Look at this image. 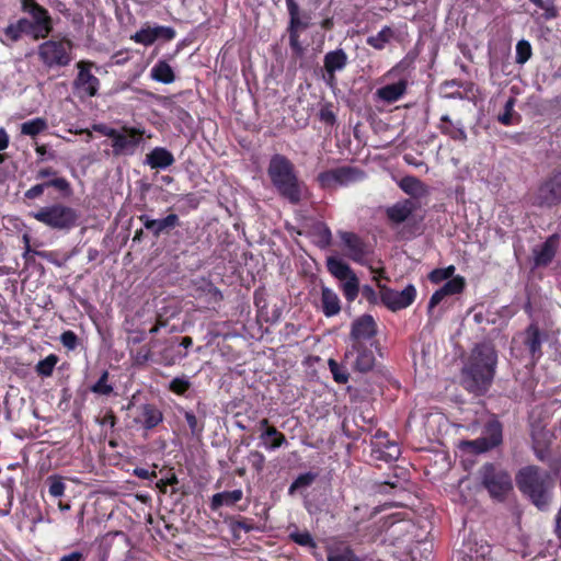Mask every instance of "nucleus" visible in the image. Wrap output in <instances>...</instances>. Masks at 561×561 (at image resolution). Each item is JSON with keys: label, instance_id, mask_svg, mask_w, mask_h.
Listing matches in <instances>:
<instances>
[{"label": "nucleus", "instance_id": "nucleus-53", "mask_svg": "<svg viewBox=\"0 0 561 561\" xmlns=\"http://www.w3.org/2000/svg\"><path fill=\"white\" fill-rule=\"evenodd\" d=\"M60 342L68 350H75L78 345V337L75 332L69 330V331H65L60 335Z\"/></svg>", "mask_w": 561, "mask_h": 561}, {"label": "nucleus", "instance_id": "nucleus-13", "mask_svg": "<svg viewBox=\"0 0 561 561\" xmlns=\"http://www.w3.org/2000/svg\"><path fill=\"white\" fill-rule=\"evenodd\" d=\"M537 202L543 206H554L561 202V171L554 172L540 185Z\"/></svg>", "mask_w": 561, "mask_h": 561}, {"label": "nucleus", "instance_id": "nucleus-61", "mask_svg": "<svg viewBox=\"0 0 561 561\" xmlns=\"http://www.w3.org/2000/svg\"><path fill=\"white\" fill-rule=\"evenodd\" d=\"M85 554L80 551H72L68 554L62 556L59 561H84Z\"/></svg>", "mask_w": 561, "mask_h": 561}, {"label": "nucleus", "instance_id": "nucleus-8", "mask_svg": "<svg viewBox=\"0 0 561 561\" xmlns=\"http://www.w3.org/2000/svg\"><path fill=\"white\" fill-rule=\"evenodd\" d=\"M365 173L355 167H340L332 170L321 172L318 175V181L323 188H335L339 186H346L362 181Z\"/></svg>", "mask_w": 561, "mask_h": 561}, {"label": "nucleus", "instance_id": "nucleus-20", "mask_svg": "<svg viewBox=\"0 0 561 561\" xmlns=\"http://www.w3.org/2000/svg\"><path fill=\"white\" fill-rule=\"evenodd\" d=\"M408 79L400 78L398 81L388 83L376 91V96L386 102L393 103L400 100L407 92Z\"/></svg>", "mask_w": 561, "mask_h": 561}, {"label": "nucleus", "instance_id": "nucleus-24", "mask_svg": "<svg viewBox=\"0 0 561 561\" xmlns=\"http://www.w3.org/2000/svg\"><path fill=\"white\" fill-rule=\"evenodd\" d=\"M145 163L151 169H167L174 163V157L165 148L156 147L146 156Z\"/></svg>", "mask_w": 561, "mask_h": 561}, {"label": "nucleus", "instance_id": "nucleus-32", "mask_svg": "<svg viewBox=\"0 0 561 561\" xmlns=\"http://www.w3.org/2000/svg\"><path fill=\"white\" fill-rule=\"evenodd\" d=\"M525 333V344L527 345L533 357H540L542 340L538 327L535 324H530Z\"/></svg>", "mask_w": 561, "mask_h": 561}, {"label": "nucleus", "instance_id": "nucleus-45", "mask_svg": "<svg viewBox=\"0 0 561 561\" xmlns=\"http://www.w3.org/2000/svg\"><path fill=\"white\" fill-rule=\"evenodd\" d=\"M439 129L443 134L448 135L450 138L455 140L465 141L467 139V134L465 129L459 125H439Z\"/></svg>", "mask_w": 561, "mask_h": 561}, {"label": "nucleus", "instance_id": "nucleus-18", "mask_svg": "<svg viewBox=\"0 0 561 561\" xmlns=\"http://www.w3.org/2000/svg\"><path fill=\"white\" fill-rule=\"evenodd\" d=\"M340 237L346 248L347 256L355 262L365 263L368 249L363 241L352 232H341Z\"/></svg>", "mask_w": 561, "mask_h": 561}, {"label": "nucleus", "instance_id": "nucleus-22", "mask_svg": "<svg viewBox=\"0 0 561 561\" xmlns=\"http://www.w3.org/2000/svg\"><path fill=\"white\" fill-rule=\"evenodd\" d=\"M557 250V239L554 236L548 238L542 244L533 249L535 266H545L549 264Z\"/></svg>", "mask_w": 561, "mask_h": 561}, {"label": "nucleus", "instance_id": "nucleus-28", "mask_svg": "<svg viewBox=\"0 0 561 561\" xmlns=\"http://www.w3.org/2000/svg\"><path fill=\"white\" fill-rule=\"evenodd\" d=\"M150 78L157 82L170 84L174 82L175 75L165 60H159L150 70Z\"/></svg>", "mask_w": 561, "mask_h": 561}, {"label": "nucleus", "instance_id": "nucleus-6", "mask_svg": "<svg viewBox=\"0 0 561 561\" xmlns=\"http://www.w3.org/2000/svg\"><path fill=\"white\" fill-rule=\"evenodd\" d=\"M480 477L493 499L503 500L513 489L511 474L492 463H486L480 469Z\"/></svg>", "mask_w": 561, "mask_h": 561}, {"label": "nucleus", "instance_id": "nucleus-51", "mask_svg": "<svg viewBox=\"0 0 561 561\" xmlns=\"http://www.w3.org/2000/svg\"><path fill=\"white\" fill-rule=\"evenodd\" d=\"M184 417L193 435H199L203 432L204 425L197 420L193 412L186 411Z\"/></svg>", "mask_w": 561, "mask_h": 561}, {"label": "nucleus", "instance_id": "nucleus-31", "mask_svg": "<svg viewBox=\"0 0 561 561\" xmlns=\"http://www.w3.org/2000/svg\"><path fill=\"white\" fill-rule=\"evenodd\" d=\"M310 234L313 242L321 249L329 247L332 241L330 228L321 221H317L311 226Z\"/></svg>", "mask_w": 561, "mask_h": 561}, {"label": "nucleus", "instance_id": "nucleus-5", "mask_svg": "<svg viewBox=\"0 0 561 561\" xmlns=\"http://www.w3.org/2000/svg\"><path fill=\"white\" fill-rule=\"evenodd\" d=\"M73 43L67 37H53L38 45L37 56L49 68H64L72 61Z\"/></svg>", "mask_w": 561, "mask_h": 561}, {"label": "nucleus", "instance_id": "nucleus-39", "mask_svg": "<svg viewBox=\"0 0 561 561\" xmlns=\"http://www.w3.org/2000/svg\"><path fill=\"white\" fill-rule=\"evenodd\" d=\"M400 188L409 195L417 196L423 192V184L414 176H404L400 183Z\"/></svg>", "mask_w": 561, "mask_h": 561}, {"label": "nucleus", "instance_id": "nucleus-56", "mask_svg": "<svg viewBox=\"0 0 561 561\" xmlns=\"http://www.w3.org/2000/svg\"><path fill=\"white\" fill-rule=\"evenodd\" d=\"M93 130L108 137L112 139V141L114 140V138L116 137L117 135V129H114L112 127H108L104 124H96V125H93Z\"/></svg>", "mask_w": 561, "mask_h": 561}, {"label": "nucleus", "instance_id": "nucleus-15", "mask_svg": "<svg viewBox=\"0 0 561 561\" xmlns=\"http://www.w3.org/2000/svg\"><path fill=\"white\" fill-rule=\"evenodd\" d=\"M345 358L351 360L353 367L360 373L370 370L375 364L374 353L365 343H352L351 348L345 353Z\"/></svg>", "mask_w": 561, "mask_h": 561}, {"label": "nucleus", "instance_id": "nucleus-26", "mask_svg": "<svg viewBox=\"0 0 561 561\" xmlns=\"http://www.w3.org/2000/svg\"><path fill=\"white\" fill-rule=\"evenodd\" d=\"M162 420V412L151 404L141 405L139 415L136 417V421L147 430L156 427Z\"/></svg>", "mask_w": 561, "mask_h": 561}, {"label": "nucleus", "instance_id": "nucleus-40", "mask_svg": "<svg viewBox=\"0 0 561 561\" xmlns=\"http://www.w3.org/2000/svg\"><path fill=\"white\" fill-rule=\"evenodd\" d=\"M58 362V357L54 354L48 355L44 359L39 360L36 365V371L43 377H49Z\"/></svg>", "mask_w": 561, "mask_h": 561}, {"label": "nucleus", "instance_id": "nucleus-52", "mask_svg": "<svg viewBox=\"0 0 561 561\" xmlns=\"http://www.w3.org/2000/svg\"><path fill=\"white\" fill-rule=\"evenodd\" d=\"M188 388L190 381L184 377H176L170 383V390L178 394H183Z\"/></svg>", "mask_w": 561, "mask_h": 561}, {"label": "nucleus", "instance_id": "nucleus-48", "mask_svg": "<svg viewBox=\"0 0 561 561\" xmlns=\"http://www.w3.org/2000/svg\"><path fill=\"white\" fill-rule=\"evenodd\" d=\"M531 56V46L530 44L522 39L516 44V62L525 64Z\"/></svg>", "mask_w": 561, "mask_h": 561}, {"label": "nucleus", "instance_id": "nucleus-4", "mask_svg": "<svg viewBox=\"0 0 561 561\" xmlns=\"http://www.w3.org/2000/svg\"><path fill=\"white\" fill-rule=\"evenodd\" d=\"M30 216L54 230L64 232L76 228L80 217L77 209L61 203L41 207Z\"/></svg>", "mask_w": 561, "mask_h": 561}, {"label": "nucleus", "instance_id": "nucleus-63", "mask_svg": "<svg viewBox=\"0 0 561 561\" xmlns=\"http://www.w3.org/2000/svg\"><path fill=\"white\" fill-rule=\"evenodd\" d=\"M134 472L138 478L141 479H150L151 477L156 476L154 472H150L145 468H136Z\"/></svg>", "mask_w": 561, "mask_h": 561}, {"label": "nucleus", "instance_id": "nucleus-38", "mask_svg": "<svg viewBox=\"0 0 561 561\" xmlns=\"http://www.w3.org/2000/svg\"><path fill=\"white\" fill-rule=\"evenodd\" d=\"M392 30L386 26L376 35L369 36L367 38V44L376 49H383L386 44L392 37Z\"/></svg>", "mask_w": 561, "mask_h": 561}, {"label": "nucleus", "instance_id": "nucleus-16", "mask_svg": "<svg viewBox=\"0 0 561 561\" xmlns=\"http://www.w3.org/2000/svg\"><path fill=\"white\" fill-rule=\"evenodd\" d=\"M175 37L174 28L170 26H146L136 32L131 39L144 46L152 45L157 39L171 41Z\"/></svg>", "mask_w": 561, "mask_h": 561}, {"label": "nucleus", "instance_id": "nucleus-9", "mask_svg": "<svg viewBox=\"0 0 561 561\" xmlns=\"http://www.w3.org/2000/svg\"><path fill=\"white\" fill-rule=\"evenodd\" d=\"M76 67L78 73L73 80L75 90L80 96H95L100 90V80L92 73V69L96 68L95 64L90 60H80Z\"/></svg>", "mask_w": 561, "mask_h": 561}, {"label": "nucleus", "instance_id": "nucleus-1", "mask_svg": "<svg viewBox=\"0 0 561 561\" xmlns=\"http://www.w3.org/2000/svg\"><path fill=\"white\" fill-rule=\"evenodd\" d=\"M515 481L522 494L538 510L546 511L549 507L554 480L548 470L534 465L525 466L516 473Z\"/></svg>", "mask_w": 561, "mask_h": 561}, {"label": "nucleus", "instance_id": "nucleus-3", "mask_svg": "<svg viewBox=\"0 0 561 561\" xmlns=\"http://www.w3.org/2000/svg\"><path fill=\"white\" fill-rule=\"evenodd\" d=\"M267 174L277 192L290 203L301 199L302 184L295 172L294 164L282 154H274L268 163Z\"/></svg>", "mask_w": 561, "mask_h": 561}, {"label": "nucleus", "instance_id": "nucleus-59", "mask_svg": "<svg viewBox=\"0 0 561 561\" xmlns=\"http://www.w3.org/2000/svg\"><path fill=\"white\" fill-rule=\"evenodd\" d=\"M289 45L296 54L302 53V46L299 42V34L296 31L289 33Z\"/></svg>", "mask_w": 561, "mask_h": 561}, {"label": "nucleus", "instance_id": "nucleus-25", "mask_svg": "<svg viewBox=\"0 0 561 561\" xmlns=\"http://www.w3.org/2000/svg\"><path fill=\"white\" fill-rule=\"evenodd\" d=\"M321 310L328 318L334 317L341 311V300L336 293L329 287L321 289Z\"/></svg>", "mask_w": 561, "mask_h": 561}, {"label": "nucleus", "instance_id": "nucleus-21", "mask_svg": "<svg viewBox=\"0 0 561 561\" xmlns=\"http://www.w3.org/2000/svg\"><path fill=\"white\" fill-rule=\"evenodd\" d=\"M31 26L27 18H21L3 28L2 43L11 45L22 38L23 35L31 36Z\"/></svg>", "mask_w": 561, "mask_h": 561}, {"label": "nucleus", "instance_id": "nucleus-12", "mask_svg": "<svg viewBox=\"0 0 561 561\" xmlns=\"http://www.w3.org/2000/svg\"><path fill=\"white\" fill-rule=\"evenodd\" d=\"M502 442V426L499 422L493 421L488 423L485 426L483 434L481 437L468 442V446L472 448L476 453H484L488 451Z\"/></svg>", "mask_w": 561, "mask_h": 561}, {"label": "nucleus", "instance_id": "nucleus-7", "mask_svg": "<svg viewBox=\"0 0 561 561\" xmlns=\"http://www.w3.org/2000/svg\"><path fill=\"white\" fill-rule=\"evenodd\" d=\"M22 10L27 13L31 19V37L34 39H44L53 31V20L49 12L34 0H22Z\"/></svg>", "mask_w": 561, "mask_h": 561}, {"label": "nucleus", "instance_id": "nucleus-34", "mask_svg": "<svg viewBox=\"0 0 561 561\" xmlns=\"http://www.w3.org/2000/svg\"><path fill=\"white\" fill-rule=\"evenodd\" d=\"M550 444V434L549 432L539 431L533 434V448L536 454V457L539 460H545L547 457L548 446Z\"/></svg>", "mask_w": 561, "mask_h": 561}, {"label": "nucleus", "instance_id": "nucleus-37", "mask_svg": "<svg viewBox=\"0 0 561 561\" xmlns=\"http://www.w3.org/2000/svg\"><path fill=\"white\" fill-rule=\"evenodd\" d=\"M342 290L347 301H353L358 296L359 282L355 274L342 280Z\"/></svg>", "mask_w": 561, "mask_h": 561}, {"label": "nucleus", "instance_id": "nucleus-58", "mask_svg": "<svg viewBox=\"0 0 561 561\" xmlns=\"http://www.w3.org/2000/svg\"><path fill=\"white\" fill-rule=\"evenodd\" d=\"M290 22H289V27H288V32L290 33L291 31H296L298 32L299 28H307L308 27V23L306 22H302L299 18V14L297 15H290Z\"/></svg>", "mask_w": 561, "mask_h": 561}, {"label": "nucleus", "instance_id": "nucleus-57", "mask_svg": "<svg viewBox=\"0 0 561 561\" xmlns=\"http://www.w3.org/2000/svg\"><path fill=\"white\" fill-rule=\"evenodd\" d=\"M32 254H35V255H38L39 257L42 259H46V260H50V255L51 253L50 252H46V251H35L31 248V245H27V247H24V252H23V257L26 260V261H30L31 260V255Z\"/></svg>", "mask_w": 561, "mask_h": 561}, {"label": "nucleus", "instance_id": "nucleus-17", "mask_svg": "<svg viewBox=\"0 0 561 561\" xmlns=\"http://www.w3.org/2000/svg\"><path fill=\"white\" fill-rule=\"evenodd\" d=\"M376 334V323L370 314H364L357 318L351 330V339L353 343H365Z\"/></svg>", "mask_w": 561, "mask_h": 561}, {"label": "nucleus", "instance_id": "nucleus-19", "mask_svg": "<svg viewBox=\"0 0 561 561\" xmlns=\"http://www.w3.org/2000/svg\"><path fill=\"white\" fill-rule=\"evenodd\" d=\"M465 278L459 275L447 280L443 287L432 295L428 302V311L431 312L447 296L460 294L465 288Z\"/></svg>", "mask_w": 561, "mask_h": 561}, {"label": "nucleus", "instance_id": "nucleus-49", "mask_svg": "<svg viewBox=\"0 0 561 561\" xmlns=\"http://www.w3.org/2000/svg\"><path fill=\"white\" fill-rule=\"evenodd\" d=\"M49 494L54 497H60L64 495L66 485L60 477H49Z\"/></svg>", "mask_w": 561, "mask_h": 561}, {"label": "nucleus", "instance_id": "nucleus-60", "mask_svg": "<svg viewBox=\"0 0 561 561\" xmlns=\"http://www.w3.org/2000/svg\"><path fill=\"white\" fill-rule=\"evenodd\" d=\"M57 176V171L54 170L53 168H43V169H39L36 173V179L37 180H44V179H53Z\"/></svg>", "mask_w": 561, "mask_h": 561}, {"label": "nucleus", "instance_id": "nucleus-35", "mask_svg": "<svg viewBox=\"0 0 561 561\" xmlns=\"http://www.w3.org/2000/svg\"><path fill=\"white\" fill-rule=\"evenodd\" d=\"M261 439L264 442V446L266 449H276L283 446L286 443V437L284 434L277 431L276 427H267L262 434Z\"/></svg>", "mask_w": 561, "mask_h": 561}, {"label": "nucleus", "instance_id": "nucleus-11", "mask_svg": "<svg viewBox=\"0 0 561 561\" xmlns=\"http://www.w3.org/2000/svg\"><path fill=\"white\" fill-rule=\"evenodd\" d=\"M142 131L136 128H123L117 131L116 137L112 142L113 152L115 156H130L133 154L141 141Z\"/></svg>", "mask_w": 561, "mask_h": 561}, {"label": "nucleus", "instance_id": "nucleus-47", "mask_svg": "<svg viewBox=\"0 0 561 561\" xmlns=\"http://www.w3.org/2000/svg\"><path fill=\"white\" fill-rule=\"evenodd\" d=\"M330 371L333 376V379L339 383H346L348 380L347 371L341 367L336 360L330 358L328 362Z\"/></svg>", "mask_w": 561, "mask_h": 561}, {"label": "nucleus", "instance_id": "nucleus-14", "mask_svg": "<svg viewBox=\"0 0 561 561\" xmlns=\"http://www.w3.org/2000/svg\"><path fill=\"white\" fill-rule=\"evenodd\" d=\"M415 297L416 289L413 285H408L402 290L386 289L381 293L382 302L392 311L409 307Z\"/></svg>", "mask_w": 561, "mask_h": 561}, {"label": "nucleus", "instance_id": "nucleus-46", "mask_svg": "<svg viewBox=\"0 0 561 561\" xmlns=\"http://www.w3.org/2000/svg\"><path fill=\"white\" fill-rule=\"evenodd\" d=\"M455 273V266L454 265H449L445 268H436L434 271L431 272L428 278L432 283H440L443 280H446V279H450L453 278V275Z\"/></svg>", "mask_w": 561, "mask_h": 561}, {"label": "nucleus", "instance_id": "nucleus-64", "mask_svg": "<svg viewBox=\"0 0 561 561\" xmlns=\"http://www.w3.org/2000/svg\"><path fill=\"white\" fill-rule=\"evenodd\" d=\"M286 5L289 16L299 14V7L294 0H286Z\"/></svg>", "mask_w": 561, "mask_h": 561}, {"label": "nucleus", "instance_id": "nucleus-36", "mask_svg": "<svg viewBox=\"0 0 561 561\" xmlns=\"http://www.w3.org/2000/svg\"><path fill=\"white\" fill-rule=\"evenodd\" d=\"M48 127L47 121L42 117H36L21 124V134L30 137H35L46 130Z\"/></svg>", "mask_w": 561, "mask_h": 561}, {"label": "nucleus", "instance_id": "nucleus-23", "mask_svg": "<svg viewBox=\"0 0 561 561\" xmlns=\"http://www.w3.org/2000/svg\"><path fill=\"white\" fill-rule=\"evenodd\" d=\"M145 228L151 230L156 236L168 229H172L179 225V217L175 214H170L162 219H151L150 217L142 215L139 217Z\"/></svg>", "mask_w": 561, "mask_h": 561}, {"label": "nucleus", "instance_id": "nucleus-10", "mask_svg": "<svg viewBox=\"0 0 561 561\" xmlns=\"http://www.w3.org/2000/svg\"><path fill=\"white\" fill-rule=\"evenodd\" d=\"M347 62V54L342 48L328 51L324 55L322 78L329 87L333 88L336 84L335 73L342 71Z\"/></svg>", "mask_w": 561, "mask_h": 561}, {"label": "nucleus", "instance_id": "nucleus-29", "mask_svg": "<svg viewBox=\"0 0 561 561\" xmlns=\"http://www.w3.org/2000/svg\"><path fill=\"white\" fill-rule=\"evenodd\" d=\"M243 496L242 490H233V491H225L220 493H216L211 497L210 507L216 511L221 506L233 505L239 502Z\"/></svg>", "mask_w": 561, "mask_h": 561}, {"label": "nucleus", "instance_id": "nucleus-42", "mask_svg": "<svg viewBox=\"0 0 561 561\" xmlns=\"http://www.w3.org/2000/svg\"><path fill=\"white\" fill-rule=\"evenodd\" d=\"M289 538L297 545L302 547H316V542L309 531H299L297 528L289 533Z\"/></svg>", "mask_w": 561, "mask_h": 561}, {"label": "nucleus", "instance_id": "nucleus-30", "mask_svg": "<svg viewBox=\"0 0 561 561\" xmlns=\"http://www.w3.org/2000/svg\"><path fill=\"white\" fill-rule=\"evenodd\" d=\"M328 561H359V558L350 546L335 543L328 548Z\"/></svg>", "mask_w": 561, "mask_h": 561}, {"label": "nucleus", "instance_id": "nucleus-62", "mask_svg": "<svg viewBox=\"0 0 561 561\" xmlns=\"http://www.w3.org/2000/svg\"><path fill=\"white\" fill-rule=\"evenodd\" d=\"M545 11L543 16L546 20H550L557 16V10L552 3L545 2L543 7H540Z\"/></svg>", "mask_w": 561, "mask_h": 561}, {"label": "nucleus", "instance_id": "nucleus-33", "mask_svg": "<svg viewBox=\"0 0 561 561\" xmlns=\"http://www.w3.org/2000/svg\"><path fill=\"white\" fill-rule=\"evenodd\" d=\"M328 271L341 282L350 277L354 272L341 259L330 256L327 259Z\"/></svg>", "mask_w": 561, "mask_h": 561}, {"label": "nucleus", "instance_id": "nucleus-54", "mask_svg": "<svg viewBox=\"0 0 561 561\" xmlns=\"http://www.w3.org/2000/svg\"><path fill=\"white\" fill-rule=\"evenodd\" d=\"M400 453V448L396 443L388 442V444L386 445V451H383L385 459L387 461H393L399 458Z\"/></svg>", "mask_w": 561, "mask_h": 561}, {"label": "nucleus", "instance_id": "nucleus-43", "mask_svg": "<svg viewBox=\"0 0 561 561\" xmlns=\"http://www.w3.org/2000/svg\"><path fill=\"white\" fill-rule=\"evenodd\" d=\"M516 103V99L511 96L505 102L504 112L497 116V121L505 126L513 125V116L515 114L514 106Z\"/></svg>", "mask_w": 561, "mask_h": 561}, {"label": "nucleus", "instance_id": "nucleus-44", "mask_svg": "<svg viewBox=\"0 0 561 561\" xmlns=\"http://www.w3.org/2000/svg\"><path fill=\"white\" fill-rule=\"evenodd\" d=\"M108 373L104 371L100 379L91 387V391L96 394L108 396L113 392V387L107 382Z\"/></svg>", "mask_w": 561, "mask_h": 561}, {"label": "nucleus", "instance_id": "nucleus-2", "mask_svg": "<svg viewBox=\"0 0 561 561\" xmlns=\"http://www.w3.org/2000/svg\"><path fill=\"white\" fill-rule=\"evenodd\" d=\"M496 360V352L491 344L482 343L473 348L469 364L465 368L472 391L482 392L488 389L494 377Z\"/></svg>", "mask_w": 561, "mask_h": 561}, {"label": "nucleus", "instance_id": "nucleus-50", "mask_svg": "<svg viewBox=\"0 0 561 561\" xmlns=\"http://www.w3.org/2000/svg\"><path fill=\"white\" fill-rule=\"evenodd\" d=\"M47 187H55L61 193L69 195L71 193L70 183L60 176H55L48 181H46Z\"/></svg>", "mask_w": 561, "mask_h": 561}, {"label": "nucleus", "instance_id": "nucleus-27", "mask_svg": "<svg viewBox=\"0 0 561 561\" xmlns=\"http://www.w3.org/2000/svg\"><path fill=\"white\" fill-rule=\"evenodd\" d=\"M414 210V204L410 199L396 203L387 209V216L393 224L405 221Z\"/></svg>", "mask_w": 561, "mask_h": 561}, {"label": "nucleus", "instance_id": "nucleus-55", "mask_svg": "<svg viewBox=\"0 0 561 561\" xmlns=\"http://www.w3.org/2000/svg\"><path fill=\"white\" fill-rule=\"evenodd\" d=\"M46 187H47L46 182L36 184V185L32 186L31 188H28L24 193V196L28 199H35L43 195Z\"/></svg>", "mask_w": 561, "mask_h": 561}, {"label": "nucleus", "instance_id": "nucleus-41", "mask_svg": "<svg viewBox=\"0 0 561 561\" xmlns=\"http://www.w3.org/2000/svg\"><path fill=\"white\" fill-rule=\"evenodd\" d=\"M317 474L312 472H306L297 477L288 489L289 494H294L297 490H302L312 484L316 480Z\"/></svg>", "mask_w": 561, "mask_h": 561}]
</instances>
